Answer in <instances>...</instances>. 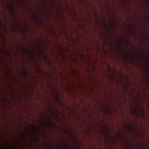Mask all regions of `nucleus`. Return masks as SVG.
I'll return each instance as SVG.
<instances>
[{
    "label": "nucleus",
    "mask_w": 149,
    "mask_h": 149,
    "mask_svg": "<svg viewBox=\"0 0 149 149\" xmlns=\"http://www.w3.org/2000/svg\"><path fill=\"white\" fill-rule=\"evenodd\" d=\"M27 72L26 71H25L24 72V74H27Z\"/></svg>",
    "instance_id": "obj_1"
}]
</instances>
